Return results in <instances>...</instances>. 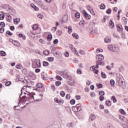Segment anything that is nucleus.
I'll return each instance as SVG.
<instances>
[{"mask_svg": "<svg viewBox=\"0 0 128 128\" xmlns=\"http://www.w3.org/2000/svg\"><path fill=\"white\" fill-rule=\"evenodd\" d=\"M22 95L20 94L19 96V98H20V101L22 100V102H26V98L27 100H30L32 98V100H34V102H40V100H42V99H34V95H32L30 93H29L28 94V96H24L22 97Z\"/></svg>", "mask_w": 128, "mask_h": 128, "instance_id": "1", "label": "nucleus"}, {"mask_svg": "<svg viewBox=\"0 0 128 128\" xmlns=\"http://www.w3.org/2000/svg\"><path fill=\"white\" fill-rule=\"evenodd\" d=\"M116 81L118 84L122 88H126V83L124 81V78H122V76H120L117 78Z\"/></svg>", "mask_w": 128, "mask_h": 128, "instance_id": "2", "label": "nucleus"}, {"mask_svg": "<svg viewBox=\"0 0 128 128\" xmlns=\"http://www.w3.org/2000/svg\"><path fill=\"white\" fill-rule=\"evenodd\" d=\"M96 58L98 62H102L104 60V56L102 54H98L96 56Z\"/></svg>", "mask_w": 128, "mask_h": 128, "instance_id": "3", "label": "nucleus"}, {"mask_svg": "<svg viewBox=\"0 0 128 128\" xmlns=\"http://www.w3.org/2000/svg\"><path fill=\"white\" fill-rule=\"evenodd\" d=\"M41 76L44 80H48V74L44 73V72H42L41 74Z\"/></svg>", "mask_w": 128, "mask_h": 128, "instance_id": "4", "label": "nucleus"}, {"mask_svg": "<svg viewBox=\"0 0 128 128\" xmlns=\"http://www.w3.org/2000/svg\"><path fill=\"white\" fill-rule=\"evenodd\" d=\"M117 30L119 32H122V30H124L122 28V26L120 24H118L116 25Z\"/></svg>", "mask_w": 128, "mask_h": 128, "instance_id": "5", "label": "nucleus"}, {"mask_svg": "<svg viewBox=\"0 0 128 128\" xmlns=\"http://www.w3.org/2000/svg\"><path fill=\"white\" fill-rule=\"evenodd\" d=\"M54 100L55 102H57V104H64V101L62 100H58V98H54Z\"/></svg>", "mask_w": 128, "mask_h": 128, "instance_id": "6", "label": "nucleus"}, {"mask_svg": "<svg viewBox=\"0 0 128 128\" xmlns=\"http://www.w3.org/2000/svg\"><path fill=\"white\" fill-rule=\"evenodd\" d=\"M111 41H112V38H110V36H107L105 38L104 42H106V44L110 42Z\"/></svg>", "mask_w": 128, "mask_h": 128, "instance_id": "7", "label": "nucleus"}, {"mask_svg": "<svg viewBox=\"0 0 128 128\" xmlns=\"http://www.w3.org/2000/svg\"><path fill=\"white\" fill-rule=\"evenodd\" d=\"M96 120V116L94 114H91L89 118V122H92Z\"/></svg>", "mask_w": 128, "mask_h": 128, "instance_id": "8", "label": "nucleus"}, {"mask_svg": "<svg viewBox=\"0 0 128 128\" xmlns=\"http://www.w3.org/2000/svg\"><path fill=\"white\" fill-rule=\"evenodd\" d=\"M34 62H36V64L38 66H40V60L37 59L34 60Z\"/></svg>", "mask_w": 128, "mask_h": 128, "instance_id": "9", "label": "nucleus"}, {"mask_svg": "<svg viewBox=\"0 0 128 128\" xmlns=\"http://www.w3.org/2000/svg\"><path fill=\"white\" fill-rule=\"evenodd\" d=\"M109 26L110 28H114V22L110 20L109 22Z\"/></svg>", "mask_w": 128, "mask_h": 128, "instance_id": "10", "label": "nucleus"}, {"mask_svg": "<svg viewBox=\"0 0 128 128\" xmlns=\"http://www.w3.org/2000/svg\"><path fill=\"white\" fill-rule=\"evenodd\" d=\"M20 22V18H18L14 20V24H18Z\"/></svg>", "mask_w": 128, "mask_h": 128, "instance_id": "11", "label": "nucleus"}, {"mask_svg": "<svg viewBox=\"0 0 128 128\" xmlns=\"http://www.w3.org/2000/svg\"><path fill=\"white\" fill-rule=\"evenodd\" d=\"M26 88H32V86H24L23 88L21 90L20 96L22 95V90H26Z\"/></svg>", "mask_w": 128, "mask_h": 128, "instance_id": "12", "label": "nucleus"}, {"mask_svg": "<svg viewBox=\"0 0 128 128\" xmlns=\"http://www.w3.org/2000/svg\"><path fill=\"white\" fill-rule=\"evenodd\" d=\"M111 100H112L113 102L116 103L117 102L116 98V96H112L111 98Z\"/></svg>", "mask_w": 128, "mask_h": 128, "instance_id": "13", "label": "nucleus"}, {"mask_svg": "<svg viewBox=\"0 0 128 128\" xmlns=\"http://www.w3.org/2000/svg\"><path fill=\"white\" fill-rule=\"evenodd\" d=\"M4 18V13L2 12H0V20H2Z\"/></svg>", "mask_w": 128, "mask_h": 128, "instance_id": "14", "label": "nucleus"}, {"mask_svg": "<svg viewBox=\"0 0 128 128\" xmlns=\"http://www.w3.org/2000/svg\"><path fill=\"white\" fill-rule=\"evenodd\" d=\"M22 72L24 74H28V70H26V68H23L22 69Z\"/></svg>", "mask_w": 128, "mask_h": 128, "instance_id": "15", "label": "nucleus"}, {"mask_svg": "<svg viewBox=\"0 0 128 128\" xmlns=\"http://www.w3.org/2000/svg\"><path fill=\"white\" fill-rule=\"evenodd\" d=\"M84 18L86 20H90L91 16L88 14H86V16H84Z\"/></svg>", "mask_w": 128, "mask_h": 128, "instance_id": "16", "label": "nucleus"}, {"mask_svg": "<svg viewBox=\"0 0 128 128\" xmlns=\"http://www.w3.org/2000/svg\"><path fill=\"white\" fill-rule=\"evenodd\" d=\"M73 38H76V40H78V35L77 34L74 33L72 34Z\"/></svg>", "mask_w": 128, "mask_h": 128, "instance_id": "17", "label": "nucleus"}, {"mask_svg": "<svg viewBox=\"0 0 128 128\" xmlns=\"http://www.w3.org/2000/svg\"><path fill=\"white\" fill-rule=\"evenodd\" d=\"M110 84L112 86H114V84H116V82H114V80H110Z\"/></svg>", "mask_w": 128, "mask_h": 128, "instance_id": "18", "label": "nucleus"}, {"mask_svg": "<svg viewBox=\"0 0 128 128\" xmlns=\"http://www.w3.org/2000/svg\"><path fill=\"white\" fill-rule=\"evenodd\" d=\"M113 52H120V48H118V47H116V46H115Z\"/></svg>", "mask_w": 128, "mask_h": 128, "instance_id": "19", "label": "nucleus"}, {"mask_svg": "<svg viewBox=\"0 0 128 128\" xmlns=\"http://www.w3.org/2000/svg\"><path fill=\"white\" fill-rule=\"evenodd\" d=\"M32 30H38V25L36 24H34L32 28Z\"/></svg>", "mask_w": 128, "mask_h": 128, "instance_id": "20", "label": "nucleus"}, {"mask_svg": "<svg viewBox=\"0 0 128 128\" xmlns=\"http://www.w3.org/2000/svg\"><path fill=\"white\" fill-rule=\"evenodd\" d=\"M44 54L45 56H48L50 54V52L48 50H44Z\"/></svg>", "mask_w": 128, "mask_h": 128, "instance_id": "21", "label": "nucleus"}, {"mask_svg": "<svg viewBox=\"0 0 128 128\" xmlns=\"http://www.w3.org/2000/svg\"><path fill=\"white\" fill-rule=\"evenodd\" d=\"M6 54L4 52V51L0 52V56H5Z\"/></svg>", "mask_w": 128, "mask_h": 128, "instance_id": "22", "label": "nucleus"}, {"mask_svg": "<svg viewBox=\"0 0 128 128\" xmlns=\"http://www.w3.org/2000/svg\"><path fill=\"white\" fill-rule=\"evenodd\" d=\"M68 34H72V26H69L68 27Z\"/></svg>", "mask_w": 128, "mask_h": 128, "instance_id": "23", "label": "nucleus"}, {"mask_svg": "<svg viewBox=\"0 0 128 128\" xmlns=\"http://www.w3.org/2000/svg\"><path fill=\"white\" fill-rule=\"evenodd\" d=\"M97 64H99V66H104V62L98 61Z\"/></svg>", "mask_w": 128, "mask_h": 128, "instance_id": "24", "label": "nucleus"}, {"mask_svg": "<svg viewBox=\"0 0 128 128\" xmlns=\"http://www.w3.org/2000/svg\"><path fill=\"white\" fill-rule=\"evenodd\" d=\"M50 48L51 52H55V50H56V48L54 46H51Z\"/></svg>", "mask_w": 128, "mask_h": 128, "instance_id": "25", "label": "nucleus"}, {"mask_svg": "<svg viewBox=\"0 0 128 128\" xmlns=\"http://www.w3.org/2000/svg\"><path fill=\"white\" fill-rule=\"evenodd\" d=\"M90 34H92L96 35V34H98V30H93L91 31Z\"/></svg>", "mask_w": 128, "mask_h": 128, "instance_id": "26", "label": "nucleus"}, {"mask_svg": "<svg viewBox=\"0 0 128 128\" xmlns=\"http://www.w3.org/2000/svg\"><path fill=\"white\" fill-rule=\"evenodd\" d=\"M101 76L103 78H106V74L104 72H101Z\"/></svg>", "mask_w": 128, "mask_h": 128, "instance_id": "27", "label": "nucleus"}, {"mask_svg": "<svg viewBox=\"0 0 128 128\" xmlns=\"http://www.w3.org/2000/svg\"><path fill=\"white\" fill-rule=\"evenodd\" d=\"M36 86L38 88H42V83H38Z\"/></svg>", "mask_w": 128, "mask_h": 128, "instance_id": "28", "label": "nucleus"}, {"mask_svg": "<svg viewBox=\"0 0 128 128\" xmlns=\"http://www.w3.org/2000/svg\"><path fill=\"white\" fill-rule=\"evenodd\" d=\"M60 76H62V74H63V76H66L67 74L64 71H62L58 73Z\"/></svg>", "mask_w": 128, "mask_h": 128, "instance_id": "29", "label": "nucleus"}, {"mask_svg": "<svg viewBox=\"0 0 128 128\" xmlns=\"http://www.w3.org/2000/svg\"><path fill=\"white\" fill-rule=\"evenodd\" d=\"M75 16L76 18H80V14L78 12H76L75 14Z\"/></svg>", "mask_w": 128, "mask_h": 128, "instance_id": "30", "label": "nucleus"}, {"mask_svg": "<svg viewBox=\"0 0 128 128\" xmlns=\"http://www.w3.org/2000/svg\"><path fill=\"white\" fill-rule=\"evenodd\" d=\"M105 104H106V106H112L111 101H106Z\"/></svg>", "mask_w": 128, "mask_h": 128, "instance_id": "31", "label": "nucleus"}, {"mask_svg": "<svg viewBox=\"0 0 128 128\" xmlns=\"http://www.w3.org/2000/svg\"><path fill=\"white\" fill-rule=\"evenodd\" d=\"M56 80H62V77L58 75H57L56 76Z\"/></svg>", "mask_w": 128, "mask_h": 128, "instance_id": "32", "label": "nucleus"}, {"mask_svg": "<svg viewBox=\"0 0 128 128\" xmlns=\"http://www.w3.org/2000/svg\"><path fill=\"white\" fill-rule=\"evenodd\" d=\"M99 96H104V92L100 91L99 92Z\"/></svg>", "mask_w": 128, "mask_h": 128, "instance_id": "33", "label": "nucleus"}, {"mask_svg": "<svg viewBox=\"0 0 128 128\" xmlns=\"http://www.w3.org/2000/svg\"><path fill=\"white\" fill-rule=\"evenodd\" d=\"M56 34L58 36H61V34H62V32L61 30H58L56 32Z\"/></svg>", "mask_w": 128, "mask_h": 128, "instance_id": "34", "label": "nucleus"}, {"mask_svg": "<svg viewBox=\"0 0 128 128\" xmlns=\"http://www.w3.org/2000/svg\"><path fill=\"white\" fill-rule=\"evenodd\" d=\"M52 34L48 35L47 36V40H52Z\"/></svg>", "mask_w": 128, "mask_h": 128, "instance_id": "35", "label": "nucleus"}, {"mask_svg": "<svg viewBox=\"0 0 128 128\" xmlns=\"http://www.w3.org/2000/svg\"><path fill=\"white\" fill-rule=\"evenodd\" d=\"M60 96H61L64 98V96H66V93H64V91H61L60 92Z\"/></svg>", "mask_w": 128, "mask_h": 128, "instance_id": "36", "label": "nucleus"}, {"mask_svg": "<svg viewBox=\"0 0 128 128\" xmlns=\"http://www.w3.org/2000/svg\"><path fill=\"white\" fill-rule=\"evenodd\" d=\"M100 10H104L106 8V6L104 4H101L100 6Z\"/></svg>", "mask_w": 128, "mask_h": 128, "instance_id": "37", "label": "nucleus"}, {"mask_svg": "<svg viewBox=\"0 0 128 128\" xmlns=\"http://www.w3.org/2000/svg\"><path fill=\"white\" fill-rule=\"evenodd\" d=\"M43 66H48V62L46 61L43 62Z\"/></svg>", "mask_w": 128, "mask_h": 128, "instance_id": "38", "label": "nucleus"}, {"mask_svg": "<svg viewBox=\"0 0 128 128\" xmlns=\"http://www.w3.org/2000/svg\"><path fill=\"white\" fill-rule=\"evenodd\" d=\"M96 86L98 88H102V84H97Z\"/></svg>", "mask_w": 128, "mask_h": 128, "instance_id": "39", "label": "nucleus"}, {"mask_svg": "<svg viewBox=\"0 0 128 128\" xmlns=\"http://www.w3.org/2000/svg\"><path fill=\"white\" fill-rule=\"evenodd\" d=\"M0 26L2 28H4L6 26V24L4 22H0Z\"/></svg>", "mask_w": 128, "mask_h": 128, "instance_id": "40", "label": "nucleus"}, {"mask_svg": "<svg viewBox=\"0 0 128 128\" xmlns=\"http://www.w3.org/2000/svg\"><path fill=\"white\" fill-rule=\"evenodd\" d=\"M6 86H10V84H12V82H10V81H8L6 83Z\"/></svg>", "mask_w": 128, "mask_h": 128, "instance_id": "41", "label": "nucleus"}, {"mask_svg": "<svg viewBox=\"0 0 128 128\" xmlns=\"http://www.w3.org/2000/svg\"><path fill=\"white\" fill-rule=\"evenodd\" d=\"M62 84V82H60V81H57L56 82V86H60Z\"/></svg>", "mask_w": 128, "mask_h": 128, "instance_id": "42", "label": "nucleus"}, {"mask_svg": "<svg viewBox=\"0 0 128 128\" xmlns=\"http://www.w3.org/2000/svg\"><path fill=\"white\" fill-rule=\"evenodd\" d=\"M120 112L122 114H126V112L124 110L120 109Z\"/></svg>", "mask_w": 128, "mask_h": 128, "instance_id": "43", "label": "nucleus"}, {"mask_svg": "<svg viewBox=\"0 0 128 128\" xmlns=\"http://www.w3.org/2000/svg\"><path fill=\"white\" fill-rule=\"evenodd\" d=\"M70 104H76V100L72 99L70 100Z\"/></svg>", "mask_w": 128, "mask_h": 128, "instance_id": "44", "label": "nucleus"}, {"mask_svg": "<svg viewBox=\"0 0 128 128\" xmlns=\"http://www.w3.org/2000/svg\"><path fill=\"white\" fill-rule=\"evenodd\" d=\"M106 14H110L112 13V9L108 8L106 11Z\"/></svg>", "mask_w": 128, "mask_h": 128, "instance_id": "45", "label": "nucleus"}, {"mask_svg": "<svg viewBox=\"0 0 128 128\" xmlns=\"http://www.w3.org/2000/svg\"><path fill=\"white\" fill-rule=\"evenodd\" d=\"M51 90L54 92V90H56V86L54 84L51 85Z\"/></svg>", "mask_w": 128, "mask_h": 128, "instance_id": "46", "label": "nucleus"}, {"mask_svg": "<svg viewBox=\"0 0 128 128\" xmlns=\"http://www.w3.org/2000/svg\"><path fill=\"white\" fill-rule=\"evenodd\" d=\"M48 62H54V58L52 57H49L48 58Z\"/></svg>", "mask_w": 128, "mask_h": 128, "instance_id": "47", "label": "nucleus"}, {"mask_svg": "<svg viewBox=\"0 0 128 128\" xmlns=\"http://www.w3.org/2000/svg\"><path fill=\"white\" fill-rule=\"evenodd\" d=\"M6 34H8L9 36H12V32H11L10 31L8 30L6 32Z\"/></svg>", "mask_w": 128, "mask_h": 128, "instance_id": "48", "label": "nucleus"}, {"mask_svg": "<svg viewBox=\"0 0 128 128\" xmlns=\"http://www.w3.org/2000/svg\"><path fill=\"white\" fill-rule=\"evenodd\" d=\"M4 32V28H0V33L2 34Z\"/></svg>", "mask_w": 128, "mask_h": 128, "instance_id": "49", "label": "nucleus"}, {"mask_svg": "<svg viewBox=\"0 0 128 128\" xmlns=\"http://www.w3.org/2000/svg\"><path fill=\"white\" fill-rule=\"evenodd\" d=\"M58 39H55L54 40L53 44H58Z\"/></svg>", "mask_w": 128, "mask_h": 128, "instance_id": "50", "label": "nucleus"}, {"mask_svg": "<svg viewBox=\"0 0 128 128\" xmlns=\"http://www.w3.org/2000/svg\"><path fill=\"white\" fill-rule=\"evenodd\" d=\"M99 98L100 102H102V100H104V96H100Z\"/></svg>", "mask_w": 128, "mask_h": 128, "instance_id": "51", "label": "nucleus"}, {"mask_svg": "<svg viewBox=\"0 0 128 128\" xmlns=\"http://www.w3.org/2000/svg\"><path fill=\"white\" fill-rule=\"evenodd\" d=\"M38 16L39 18H41V20L42 19V18H44V16H42V14H38Z\"/></svg>", "mask_w": 128, "mask_h": 128, "instance_id": "52", "label": "nucleus"}, {"mask_svg": "<svg viewBox=\"0 0 128 128\" xmlns=\"http://www.w3.org/2000/svg\"><path fill=\"white\" fill-rule=\"evenodd\" d=\"M76 73L78 74H82V71L78 69L76 70Z\"/></svg>", "mask_w": 128, "mask_h": 128, "instance_id": "53", "label": "nucleus"}, {"mask_svg": "<svg viewBox=\"0 0 128 128\" xmlns=\"http://www.w3.org/2000/svg\"><path fill=\"white\" fill-rule=\"evenodd\" d=\"M79 52L80 54H86V52H84V51H83L82 50H80L79 51Z\"/></svg>", "mask_w": 128, "mask_h": 128, "instance_id": "54", "label": "nucleus"}, {"mask_svg": "<svg viewBox=\"0 0 128 128\" xmlns=\"http://www.w3.org/2000/svg\"><path fill=\"white\" fill-rule=\"evenodd\" d=\"M64 56H66V58H68V56H70V54L68 53V52H66L64 54Z\"/></svg>", "mask_w": 128, "mask_h": 128, "instance_id": "55", "label": "nucleus"}, {"mask_svg": "<svg viewBox=\"0 0 128 128\" xmlns=\"http://www.w3.org/2000/svg\"><path fill=\"white\" fill-rule=\"evenodd\" d=\"M96 52H104V50H102V49L100 50H96Z\"/></svg>", "mask_w": 128, "mask_h": 128, "instance_id": "56", "label": "nucleus"}, {"mask_svg": "<svg viewBox=\"0 0 128 128\" xmlns=\"http://www.w3.org/2000/svg\"><path fill=\"white\" fill-rule=\"evenodd\" d=\"M76 109H77V112H80V110H82V106H80V107H78Z\"/></svg>", "mask_w": 128, "mask_h": 128, "instance_id": "57", "label": "nucleus"}, {"mask_svg": "<svg viewBox=\"0 0 128 128\" xmlns=\"http://www.w3.org/2000/svg\"><path fill=\"white\" fill-rule=\"evenodd\" d=\"M66 100H70V94H66Z\"/></svg>", "mask_w": 128, "mask_h": 128, "instance_id": "58", "label": "nucleus"}, {"mask_svg": "<svg viewBox=\"0 0 128 128\" xmlns=\"http://www.w3.org/2000/svg\"><path fill=\"white\" fill-rule=\"evenodd\" d=\"M70 50H72V52H76V48H74V46L71 48Z\"/></svg>", "mask_w": 128, "mask_h": 128, "instance_id": "59", "label": "nucleus"}, {"mask_svg": "<svg viewBox=\"0 0 128 128\" xmlns=\"http://www.w3.org/2000/svg\"><path fill=\"white\" fill-rule=\"evenodd\" d=\"M93 72H94L96 74H98V70L94 69V70H93Z\"/></svg>", "mask_w": 128, "mask_h": 128, "instance_id": "60", "label": "nucleus"}, {"mask_svg": "<svg viewBox=\"0 0 128 128\" xmlns=\"http://www.w3.org/2000/svg\"><path fill=\"white\" fill-rule=\"evenodd\" d=\"M76 99L78 100H80V96H76Z\"/></svg>", "mask_w": 128, "mask_h": 128, "instance_id": "61", "label": "nucleus"}, {"mask_svg": "<svg viewBox=\"0 0 128 128\" xmlns=\"http://www.w3.org/2000/svg\"><path fill=\"white\" fill-rule=\"evenodd\" d=\"M108 50H112V45H110L108 46Z\"/></svg>", "mask_w": 128, "mask_h": 128, "instance_id": "62", "label": "nucleus"}, {"mask_svg": "<svg viewBox=\"0 0 128 128\" xmlns=\"http://www.w3.org/2000/svg\"><path fill=\"white\" fill-rule=\"evenodd\" d=\"M10 30H14V26H10Z\"/></svg>", "mask_w": 128, "mask_h": 128, "instance_id": "63", "label": "nucleus"}, {"mask_svg": "<svg viewBox=\"0 0 128 128\" xmlns=\"http://www.w3.org/2000/svg\"><path fill=\"white\" fill-rule=\"evenodd\" d=\"M119 119L120 120H121V122H124V117L122 116H119Z\"/></svg>", "mask_w": 128, "mask_h": 128, "instance_id": "64", "label": "nucleus"}]
</instances>
